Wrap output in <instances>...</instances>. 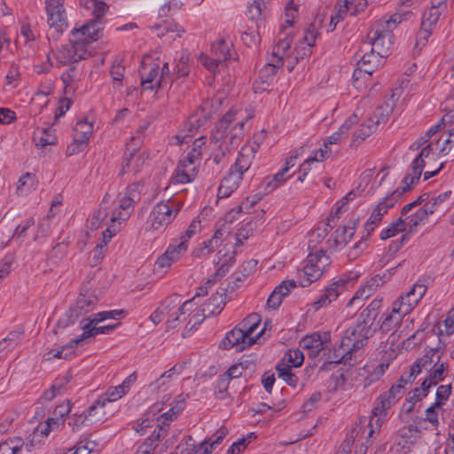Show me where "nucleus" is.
I'll return each mask as SVG.
<instances>
[{
	"instance_id": "nucleus-1",
	"label": "nucleus",
	"mask_w": 454,
	"mask_h": 454,
	"mask_svg": "<svg viewBox=\"0 0 454 454\" xmlns=\"http://www.w3.org/2000/svg\"><path fill=\"white\" fill-rule=\"evenodd\" d=\"M238 112L230 109L222 119L216 123L212 134V139L216 143L220 142L219 150L221 153L214 156V161L219 163L227 152L235 149L239 145L244 137V121H239L231 127Z\"/></svg>"
},
{
	"instance_id": "nucleus-2",
	"label": "nucleus",
	"mask_w": 454,
	"mask_h": 454,
	"mask_svg": "<svg viewBox=\"0 0 454 454\" xmlns=\"http://www.w3.org/2000/svg\"><path fill=\"white\" fill-rule=\"evenodd\" d=\"M160 63L157 52L144 55V73H146V77L144 78V91L150 90L156 93L166 82L170 73L168 64L163 62L162 67H160Z\"/></svg>"
},
{
	"instance_id": "nucleus-3",
	"label": "nucleus",
	"mask_w": 454,
	"mask_h": 454,
	"mask_svg": "<svg viewBox=\"0 0 454 454\" xmlns=\"http://www.w3.org/2000/svg\"><path fill=\"white\" fill-rule=\"evenodd\" d=\"M98 301L97 290H91L86 285H83L75 303L67 310L66 319L59 320L58 326L64 328L69 325H74L80 317L93 310Z\"/></svg>"
},
{
	"instance_id": "nucleus-4",
	"label": "nucleus",
	"mask_w": 454,
	"mask_h": 454,
	"mask_svg": "<svg viewBox=\"0 0 454 454\" xmlns=\"http://www.w3.org/2000/svg\"><path fill=\"white\" fill-rule=\"evenodd\" d=\"M330 264L331 260L324 250L320 249L314 254L310 253L307 257L306 265L299 272V278H303L300 280V286L305 287L317 280Z\"/></svg>"
},
{
	"instance_id": "nucleus-5",
	"label": "nucleus",
	"mask_w": 454,
	"mask_h": 454,
	"mask_svg": "<svg viewBox=\"0 0 454 454\" xmlns=\"http://www.w3.org/2000/svg\"><path fill=\"white\" fill-rule=\"evenodd\" d=\"M364 319L357 318L353 326L348 327L342 336V346H348L355 352L365 346L368 340L373 336L375 328Z\"/></svg>"
},
{
	"instance_id": "nucleus-6",
	"label": "nucleus",
	"mask_w": 454,
	"mask_h": 454,
	"mask_svg": "<svg viewBox=\"0 0 454 454\" xmlns=\"http://www.w3.org/2000/svg\"><path fill=\"white\" fill-rule=\"evenodd\" d=\"M383 23H375L367 34L368 45L372 50L381 56L387 57L390 54L391 47L394 43V34L391 29H386Z\"/></svg>"
},
{
	"instance_id": "nucleus-7",
	"label": "nucleus",
	"mask_w": 454,
	"mask_h": 454,
	"mask_svg": "<svg viewBox=\"0 0 454 454\" xmlns=\"http://www.w3.org/2000/svg\"><path fill=\"white\" fill-rule=\"evenodd\" d=\"M63 4L64 0H45L47 22L56 33V35H51L54 40H58L68 27Z\"/></svg>"
},
{
	"instance_id": "nucleus-8",
	"label": "nucleus",
	"mask_w": 454,
	"mask_h": 454,
	"mask_svg": "<svg viewBox=\"0 0 454 454\" xmlns=\"http://www.w3.org/2000/svg\"><path fill=\"white\" fill-rule=\"evenodd\" d=\"M102 22L96 20H90L79 28H74L71 32L72 38L70 42L77 43L82 49L94 41H97L102 35Z\"/></svg>"
},
{
	"instance_id": "nucleus-9",
	"label": "nucleus",
	"mask_w": 454,
	"mask_h": 454,
	"mask_svg": "<svg viewBox=\"0 0 454 454\" xmlns=\"http://www.w3.org/2000/svg\"><path fill=\"white\" fill-rule=\"evenodd\" d=\"M263 334V330L254 335L248 337L238 325L229 331L219 347L223 349L236 348L237 351H242L255 343L256 340Z\"/></svg>"
},
{
	"instance_id": "nucleus-10",
	"label": "nucleus",
	"mask_w": 454,
	"mask_h": 454,
	"mask_svg": "<svg viewBox=\"0 0 454 454\" xmlns=\"http://www.w3.org/2000/svg\"><path fill=\"white\" fill-rule=\"evenodd\" d=\"M443 11L430 7L423 13L420 28L417 33L415 48L421 49L424 47L429 36L432 34L434 27L436 26L439 18Z\"/></svg>"
},
{
	"instance_id": "nucleus-11",
	"label": "nucleus",
	"mask_w": 454,
	"mask_h": 454,
	"mask_svg": "<svg viewBox=\"0 0 454 454\" xmlns=\"http://www.w3.org/2000/svg\"><path fill=\"white\" fill-rule=\"evenodd\" d=\"M142 147V139L139 136H133L126 145V151L124 154V160L122 163L121 173L133 170L137 175L140 171V160L141 154L138 153Z\"/></svg>"
},
{
	"instance_id": "nucleus-12",
	"label": "nucleus",
	"mask_w": 454,
	"mask_h": 454,
	"mask_svg": "<svg viewBox=\"0 0 454 454\" xmlns=\"http://www.w3.org/2000/svg\"><path fill=\"white\" fill-rule=\"evenodd\" d=\"M211 104L204 102L198 107L188 118L184 124V129L188 131V135L184 136L182 142H186L187 137H192L199 129L205 127L211 118Z\"/></svg>"
},
{
	"instance_id": "nucleus-13",
	"label": "nucleus",
	"mask_w": 454,
	"mask_h": 454,
	"mask_svg": "<svg viewBox=\"0 0 454 454\" xmlns=\"http://www.w3.org/2000/svg\"><path fill=\"white\" fill-rule=\"evenodd\" d=\"M177 212L178 210L174 211L172 207L167 203L160 202L156 204L149 215L151 226L147 231L167 227L175 219Z\"/></svg>"
},
{
	"instance_id": "nucleus-14",
	"label": "nucleus",
	"mask_w": 454,
	"mask_h": 454,
	"mask_svg": "<svg viewBox=\"0 0 454 454\" xmlns=\"http://www.w3.org/2000/svg\"><path fill=\"white\" fill-rule=\"evenodd\" d=\"M318 35L317 29L314 23H310L305 29L304 35L299 41L293 52V59L299 62L309 58L312 53V47Z\"/></svg>"
},
{
	"instance_id": "nucleus-15",
	"label": "nucleus",
	"mask_w": 454,
	"mask_h": 454,
	"mask_svg": "<svg viewBox=\"0 0 454 454\" xmlns=\"http://www.w3.org/2000/svg\"><path fill=\"white\" fill-rule=\"evenodd\" d=\"M70 45H63L58 48L54 58L58 67L72 64L85 59L86 51L78 46L77 43L70 42Z\"/></svg>"
},
{
	"instance_id": "nucleus-16",
	"label": "nucleus",
	"mask_w": 454,
	"mask_h": 454,
	"mask_svg": "<svg viewBox=\"0 0 454 454\" xmlns=\"http://www.w3.org/2000/svg\"><path fill=\"white\" fill-rule=\"evenodd\" d=\"M403 394V384L393 385L387 392H384L378 397L376 406L373 408L374 414L382 415L385 413L387 410L402 397Z\"/></svg>"
},
{
	"instance_id": "nucleus-17",
	"label": "nucleus",
	"mask_w": 454,
	"mask_h": 454,
	"mask_svg": "<svg viewBox=\"0 0 454 454\" xmlns=\"http://www.w3.org/2000/svg\"><path fill=\"white\" fill-rule=\"evenodd\" d=\"M239 285L235 282L233 286L228 287H220L215 294H213L207 302L203 306L202 312L204 317L216 316L220 314L226 303V292L228 288L234 290Z\"/></svg>"
},
{
	"instance_id": "nucleus-18",
	"label": "nucleus",
	"mask_w": 454,
	"mask_h": 454,
	"mask_svg": "<svg viewBox=\"0 0 454 454\" xmlns=\"http://www.w3.org/2000/svg\"><path fill=\"white\" fill-rule=\"evenodd\" d=\"M439 348H430L422 357L411 366L409 378L415 379L418 374L424 369L426 371L432 370L440 363Z\"/></svg>"
},
{
	"instance_id": "nucleus-19",
	"label": "nucleus",
	"mask_w": 454,
	"mask_h": 454,
	"mask_svg": "<svg viewBox=\"0 0 454 454\" xmlns=\"http://www.w3.org/2000/svg\"><path fill=\"white\" fill-rule=\"evenodd\" d=\"M347 283L348 279L340 278L339 280L331 284L329 286L325 287V293L322 295H320V297L317 301L313 302V308L317 310L322 307L330 304L333 300L337 299V297L346 290Z\"/></svg>"
},
{
	"instance_id": "nucleus-20",
	"label": "nucleus",
	"mask_w": 454,
	"mask_h": 454,
	"mask_svg": "<svg viewBox=\"0 0 454 454\" xmlns=\"http://www.w3.org/2000/svg\"><path fill=\"white\" fill-rule=\"evenodd\" d=\"M355 353L356 352L348 346H342L341 340L339 347L335 348L333 353H331L330 349L327 348L325 362L322 365V369H327V365L332 364H350Z\"/></svg>"
},
{
	"instance_id": "nucleus-21",
	"label": "nucleus",
	"mask_w": 454,
	"mask_h": 454,
	"mask_svg": "<svg viewBox=\"0 0 454 454\" xmlns=\"http://www.w3.org/2000/svg\"><path fill=\"white\" fill-rule=\"evenodd\" d=\"M187 250L185 241H180L177 245H170L164 254H162L155 262V266L159 269L169 268L171 264L181 257Z\"/></svg>"
},
{
	"instance_id": "nucleus-22",
	"label": "nucleus",
	"mask_w": 454,
	"mask_h": 454,
	"mask_svg": "<svg viewBox=\"0 0 454 454\" xmlns=\"http://www.w3.org/2000/svg\"><path fill=\"white\" fill-rule=\"evenodd\" d=\"M381 218L375 215V213L372 212L370 217L366 221L364 224V231L366 232V238L364 237L354 245L351 250L348 253V256L355 259L356 258L361 252L367 247V239L373 232L374 229L381 223Z\"/></svg>"
},
{
	"instance_id": "nucleus-23",
	"label": "nucleus",
	"mask_w": 454,
	"mask_h": 454,
	"mask_svg": "<svg viewBox=\"0 0 454 454\" xmlns=\"http://www.w3.org/2000/svg\"><path fill=\"white\" fill-rule=\"evenodd\" d=\"M383 284L384 280L382 277L379 275L372 277L363 288L356 292L355 295L348 301L347 306H352L354 304L361 306L360 301L368 299L377 288Z\"/></svg>"
},
{
	"instance_id": "nucleus-24",
	"label": "nucleus",
	"mask_w": 454,
	"mask_h": 454,
	"mask_svg": "<svg viewBox=\"0 0 454 454\" xmlns=\"http://www.w3.org/2000/svg\"><path fill=\"white\" fill-rule=\"evenodd\" d=\"M86 126V130H82V139L74 138V142L67 146V153L74 155L82 152L88 145L89 138L92 133V124L89 123L87 120H81L77 121L74 130L78 131L82 126Z\"/></svg>"
},
{
	"instance_id": "nucleus-25",
	"label": "nucleus",
	"mask_w": 454,
	"mask_h": 454,
	"mask_svg": "<svg viewBox=\"0 0 454 454\" xmlns=\"http://www.w3.org/2000/svg\"><path fill=\"white\" fill-rule=\"evenodd\" d=\"M242 179L243 178L239 176V174H236L230 168L227 176H224L221 181L220 186L218 188V197H229L235 190L238 189Z\"/></svg>"
},
{
	"instance_id": "nucleus-26",
	"label": "nucleus",
	"mask_w": 454,
	"mask_h": 454,
	"mask_svg": "<svg viewBox=\"0 0 454 454\" xmlns=\"http://www.w3.org/2000/svg\"><path fill=\"white\" fill-rule=\"evenodd\" d=\"M271 63L266 64L259 73V79L262 84L269 86L274 80V77L279 67L283 66V56H278V53H273Z\"/></svg>"
},
{
	"instance_id": "nucleus-27",
	"label": "nucleus",
	"mask_w": 454,
	"mask_h": 454,
	"mask_svg": "<svg viewBox=\"0 0 454 454\" xmlns=\"http://www.w3.org/2000/svg\"><path fill=\"white\" fill-rule=\"evenodd\" d=\"M192 300H187L183 302L181 297L178 294H172L162 301L157 309L160 310L163 317L175 310L176 309H178L180 314H185V307Z\"/></svg>"
},
{
	"instance_id": "nucleus-28",
	"label": "nucleus",
	"mask_w": 454,
	"mask_h": 454,
	"mask_svg": "<svg viewBox=\"0 0 454 454\" xmlns=\"http://www.w3.org/2000/svg\"><path fill=\"white\" fill-rule=\"evenodd\" d=\"M125 395H126L125 393H121L119 385L116 387H109L108 390L106 392L105 398H98L93 404H91L89 407V415H90V417L97 415L98 414L97 411L98 409H104L106 403L114 402Z\"/></svg>"
},
{
	"instance_id": "nucleus-29",
	"label": "nucleus",
	"mask_w": 454,
	"mask_h": 454,
	"mask_svg": "<svg viewBox=\"0 0 454 454\" xmlns=\"http://www.w3.org/2000/svg\"><path fill=\"white\" fill-rule=\"evenodd\" d=\"M168 432V428L166 426L157 423L154 430L145 441H144V446L146 447V450H144V454H154L151 453V450H154L158 447L159 442L166 437Z\"/></svg>"
},
{
	"instance_id": "nucleus-30",
	"label": "nucleus",
	"mask_w": 454,
	"mask_h": 454,
	"mask_svg": "<svg viewBox=\"0 0 454 454\" xmlns=\"http://www.w3.org/2000/svg\"><path fill=\"white\" fill-rule=\"evenodd\" d=\"M140 181H136L127 188L125 197L121 200L119 207L128 213L129 207H133L141 200Z\"/></svg>"
},
{
	"instance_id": "nucleus-31",
	"label": "nucleus",
	"mask_w": 454,
	"mask_h": 454,
	"mask_svg": "<svg viewBox=\"0 0 454 454\" xmlns=\"http://www.w3.org/2000/svg\"><path fill=\"white\" fill-rule=\"evenodd\" d=\"M394 94L391 95V100L394 98ZM394 101L391 103L385 102L379 106L373 112L372 115L370 116L366 121L371 124H374L375 128L380 123H386L388 120L390 114L393 112Z\"/></svg>"
},
{
	"instance_id": "nucleus-32",
	"label": "nucleus",
	"mask_w": 454,
	"mask_h": 454,
	"mask_svg": "<svg viewBox=\"0 0 454 454\" xmlns=\"http://www.w3.org/2000/svg\"><path fill=\"white\" fill-rule=\"evenodd\" d=\"M254 160L249 149H241L234 164L230 168L243 177V175L250 168Z\"/></svg>"
},
{
	"instance_id": "nucleus-33",
	"label": "nucleus",
	"mask_w": 454,
	"mask_h": 454,
	"mask_svg": "<svg viewBox=\"0 0 454 454\" xmlns=\"http://www.w3.org/2000/svg\"><path fill=\"white\" fill-rule=\"evenodd\" d=\"M396 305L397 302L394 304L391 313L385 317L382 324L380 325V329L382 333H387L395 328L400 325L403 317L407 314L402 312L400 305H398V307Z\"/></svg>"
},
{
	"instance_id": "nucleus-34",
	"label": "nucleus",
	"mask_w": 454,
	"mask_h": 454,
	"mask_svg": "<svg viewBox=\"0 0 454 454\" xmlns=\"http://www.w3.org/2000/svg\"><path fill=\"white\" fill-rule=\"evenodd\" d=\"M291 175L286 173V168H282L278 173L272 176H267L261 184V187L265 193H270L286 181Z\"/></svg>"
},
{
	"instance_id": "nucleus-35",
	"label": "nucleus",
	"mask_w": 454,
	"mask_h": 454,
	"mask_svg": "<svg viewBox=\"0 0 454 454\" xmlns=\"http://www.w3.org/2000/svg\"><path fill=\"white\" fill-rule=\"evenodd\" d=\"M356 224V222H350L348 224L339 227L335 231L334 244L336 247H343L348 243L355 233Z\"/></svg>"
},
{
	"instance_id": "nucleus-36",
	"label": "nucleus",
	"mask_w": 454,
	"mask_h": 454,
	"mask_svg": "<svg viewBox=\"0 0 454 454\" xmlns=\"http://www.w3.org/2000/svg\"><path fill=\"white\" fill-rule=\"evenodd\" d=\"M37 186V180L35 175L27 172L19 179L17 187V194L25 196L35 190Z\"/></svg>"
},
{
	"instance_id": "nucleus-37",
	"label": "nucleus",
	"mask_w": 454,
	"mask_h": 454,
	"mask_svg": "<svg viewBox=\"0 0 454 454\" xmlns=\"http://www.w3.org/2000/svg\"><path fill=\"white\" fill-rule=\"evenodd\" d=\"M362 432L364 434L366 428L361 426H356L347 434L346 438L342 441L337 453L350 454L356 437Z\"/></svg>"
},
{
	"instance_id": "nucleus-38",
	"label": "nucleus",
	"mask_w": 454,
	"mask_h": 454,
	"mask_svg": "<svg viewBox=\"0 0 454 454\" xmlns=\"http://www.w3.org/2000/svg\"><path fill=\"white\" fill-rule=\"evenodd\" d=\"M382 304V299H374L369 305L360 313L359 317L364 319L369 325H374V322L379 315L380 309Z\"/></svg>"
},
{
	"instance_id": "nucleus-39",
	"label": "nucleus",
	"mask_w": 454,
	"mask_h": 454,
	"mask_svg": "<svg viewBox=\"0 0 454 454\" xmlns=\"http://www.w3.org/2000/svg\"><path fill=\"white\" fill-rule=\"evenodd\" d=\"M186 168L185 160H180L173 177L176 184H187L194 178L195 168L192 167L191 170H187Z\"/></svg>"
},
{
	"instance_id": "nucleus-40",
	"label": "nucleus",
	"mask_w": 454,
	"mask_h": 454,
	"mask_svg": "<svg viewBox=\"0 0 454 454\" xmlns=\"http://www.w3.org/2000/svg\"><path fill=\"white\" fill-rule=\"evenodd\" d=\"M420 300L421 298L417 297V294H415V290L411 287L404 296L401 295L399 297L397 302L400 305V309H402V312L409 313Z\"/></svg>"
},
{
	"instance_id": "nucleus-41",
	"label": "nucleus",
	"mask_w": 454,
	"mask_h": 454,
	"mask_svg": "<svg viewBox=\"0 0 454 454\" xmlns=\"http://www.w3.org/2000/svg\"><path fill=\"white\" fill-rule=\"evenodd\" d=\"M118 325H108L104 326H90L89 329H82L83 333L77 338H75L76 342H82L83 340H86L90 337H94L98 334H107L114 331Z\"/></svg>"
},
{
	"instance_id": "nucleus-42",
	"label": "nucleus",
	"mask_w": 454,
	"mask_h": 454,
	"mask_svg": "<svg viewBox=\"0 0 454 454\" xmlns=\"http://www.w3.org/2000/svg\"><path fill=\"white\" fill-rule=\"evenodd\" d=\"M405 231H406L405 221L401 216V217L397 218L396 221L392 223L389 226L383 229L380 231V238L381 240H386L387 239H390V238L395 236L399 232H403Z\"/></svg>"
},
{
	"instance_id": "nucleus-43",
	"label": "nucleus",
	"mask_w": 454,
	"mask_h": 454,
	"mask_svg": "<svg viewBox=\"0 0 454 454\" xmlns=\"http://www.w3.org/2000/svg\"><path fill=\"white\" fill-rule=\"evenodd\" d=\"M260 322H261V317L256 313H253V314L248 315L240 323H239L238 326L241 330H243V332L248 337H254L253 333L255 331V329L258 327Z\"/></svg>"
},
{
	"instance_id": "nucleus-44",
	"label": "nucleus",
	"mask_w": 454,
	"mask_h": 454,
	"mask_svg": "<svg viewBox=\"0 0 454 454\" xmlns=\"http://www.w3.org/2000/svg\"><path fill=\"white\" fill-rule=\"evenodd\" d=\"M291 365L281 363L276 365V371L278 377L286 381L289 386L295 387L298 383V377L292 372Z\"/></svg>"
},
{
	"instance_id": "nucleus-45",
	"label": "nucleus",
	"mask_w": 454,
	"mask_h": 454,
	"mask_svg": "<svg viewBox=\"0 0 454 454\" xmlns=\"http://www.w3.org/2000/svg\"><path fill=\"white\" fill-rule=\"evenodd\" d=\"M325 339L322 338L318 333H314L309 335L304 336L299 342L301 348L308 350L309 348H317V346H322V342L325 341L329 336L328 333H324Z\"/></svg>"
},
{
	"instance_id": "nucleus-46",
	"label": "nucleus",
	"mask_w": 454,
	"mask_h": 454,
	"mask_svg": "<svg viewBox=\"0 0 454 454\" xmlns=\"http://www.w3.org/2000/svg\"><path fill=\"white\" fill-rule=\"evenodd\" d=\"M22 332L12 331L0 341V356L12 350L21 340Z\"/></svg>"
},
{
	"instance_id": "nucleus-47",
	"label": "nucleus",
	"mask_w": 454,
	"mask_h": 454,
	"mask_svg": "<svg viewBox=\"0 0 454 454\" xmlns=\"http://www.w3.org/2000/svg\"><path fill=\"white\" fill-rule=\"evenodd\" d=\"M128 216V213H121V212H119L118 214H116L115 212H114L112 214V216H111V222L113 223V224L109 227H107L103 232H102V236H103V240H102V244L104 245H107L108 242L111 240V239L116 234V232L118 231V228H117V225L115 224V222L118 220V219H122L124 220L126 217Z\"/></svg>"
},
{
	"instance_id": "nucleus-48",
	"label": "nucleus",
	"mask_w": 454,
	"mask_h": 454,
	"mask_svg": "<svg viewBox=\"0 0 454 454\" xmlns=\"http://www.w3.org/2000/svg\"><path fill=\"white\" fill-rule=\"evenodd\" d=\"M211 51L213 56L222 62H225L230 58V44L224 39H220L212 43Z\"/></svg>"
},
{
	"instance_id": "nucleus-49",
	"label": "nucleus",
	"mask_w": 454,
	"mask_h": 454,
	"mask_svg": "<svg viewBox=\"0 0 454 454\" xmlns=\"http://www.w3.org/2000/svg\"><path fill=\"white\" fill-rule=\"evenodd\" d=\"M303 3V0H290L286 6L285 15H286V26L281 27L280 32L284 33L286 27H292L294 24V20L297 15L298 7Z\"/></svg>"
},
{
	"instance_id": "nucleus-50",
	"label": "nucleus",
	"mask_w": 454,
	"mask_h": 454,
	"mask_svg": "<svg viewBox=\"0 0 454 454\" xmlns=\"http://www.w3.org/2000/svg\"><path fill=\"white\" fill-rule=\"evenodd\" d=\"M23 449L21 438L9 439L0 443V454H19Z\"/></svg>"
},
{
	"instance_id": "nucleus-51",
	"label": "nucleus",
	"mask_w": 454,
	"mask_h": 454,
	"mask_svg": "<svg viewBox=\"0 0 454 454\" xmlns=\"http://www.w3.org/2000/svg\"><path fill=\"white\" fill-rule=\"evenodd\" d=\"M167 388L168 384L164 381V379L158 377L147 385L145 389L146 398L153 400L160 392H164Z\"/></svg>"
},
{
	"instance_id": "nucleus-52",
	"label": "nucleus",
	"mask_w": 454,
	"mask_h": 454,
	"mask_svg": "<svg viewBox=\"0 0 454 454\" xmlns=\"http://www.w3.org/2000/svg\"><path fill=\"white\" fill-rule=\"evenodd\" d=\"M376 129L375 125L371 124L367 121L361 125V127L354 133V137L351 145H357L368 137Z\"/></svg>"
},
{
	"instance_id": "nucleus-53",
	"label": "nucleus",
	"mask_w": 454,
	"mask_h": 454,
	"mask_svg": "<svg viewBox=\"0 0 454 454\" xmlns=\"http://www.w3.org/2000/svg\"><path fill=\"white\" fill-rule=\"evenodd\" d=\"M409 221L407 223L408 225V231L405 233H410V236L411 233H413L416 230V228L423 223L425 220L427 219V211L421 210L419 208L413 215L408 217Z\"/></svg>"
},
{
	"instance_id": "nucleus-54",
	"label": "nucleus",
	"mask_w": 454,
	"mask_h": 454,
	"mask_svg": "<svg viewBox=\"0 0 454 454\" xmlns=\"http://www.w3.org/2000/svg\"><path fill=\"white\" fill-rule=\"evenodd\" d=\"M448 372V364L446 363H439L435 369L431 371L427 378L432 385L436 386L438 382L444 380Z\"/></svg>"
},
{
	"instance_id": "nucleus-55",
	"label": "nucleus",
	"mask_w": 454,
	"mask_h": 454,
	"mask_svg": "<svg viewBox=\"0 0 454 454\" xmlns=\"http://www.w3.org/2000/svg\"><path fill=\"white\" fill-rule=\"evenodd\" d=\"M38 132L40 133V136L38 137V135L36 134L35 137L37 145L44 147L46 145H51L56 144L57 137H55V135L51 133V129H42L38 130Z\"/></svg>"
},
{
	"instance_id": "nucleus-56",
	"label": "nucleus",
	"mask_w": 454,
	"mask_h": 454,
	"mask_svg": "<svg viewBox=\"0 0 454 454\" xmlns=\"http://www.w3.org/2000/svg\"><path fill=\"white\" fill-rule=\"evenodd\" d=\"M385 56H381L378 54L377 51L371 49L370 52L364 53L360 60H363V65H365V63L372 64V68L378 69L380 66L384 63Z\"/></svg>"
},
{
	"instance_id": "nucleus-57",
	"label": "nucleus",
	"mask_w": 454,
	"mask_h": 454,
	"mask_svg": "<svg viewBox=\"0 0 454 454\" xmlns=\"http://www.w3.org/2000/svg\"><path fill=\"white\" fill-rule=\"evenodd\" d=\"M287 359L291 366L300 367L304 361L303 352L299 349H289L284 356L283 360Z\"/></svg>"
},
{
	"instance_id": "nucleus-58",
	"label": "nucleus",
	"mask_w": 454,
	"mask_h": 454,
	"mask_svg": "<svg viewBox=\"0 0 454 454\" xmlns=\"http://www.w3.org/2000/svg\"><path fill=\"white\" fill-rule=\"evenodd\" d=\"M75 339L70 340L67 344L64 345L61 349L57 350L53 355V358L68 359L74 355V348L80 343L74 341Z\"/></svg>"
},
{
	"instance_id": "nucleus-59",
	"label": "nucleus",
	"mask_w": 454,
	"mask_h": 454,
	"mask_svg": "<svg viewBox=\"0 0 454 454\" xmlns=\"http://www.w3.org/2000/svg\"><path fill=\"white\" fill-rule=\"evenodd\" d=\"M200 63L211 73L215 74L219 71L218 67L223 62L215 57H209L205 54H201L200 57Z\"/></svg>"
},
{
	"instance_id": "nucleus-60",
	"label": "nucleus",
	"mask_w": 454,
	"mask_h": 454,
	"mask_svg": "<svg viewBox=\"0 0 454 454\" xmlns=\"http://www.w3.org/2000/svg\"><path fill=\"white\" fill-rule=\"evenodd\" d=\"M230 380L224 374L220 375L215 385V396L218 399H224L228 395Z\"/></svg>"
},
{
	"instance_id": "nucleus-61",
	"label": "nucleus",
	"mask_w": 454,
	"mask_h": 454,
	"mask_svg": "<svg viewBox=\"0 0 454 454\" xmlns=\"http://www.w3.org/2000/svg\"><path fill=\"white\" fill-rule=\"evenodd\" d=\"M388 368V364L382 363L380 364L365 379H364V387H368L372 385L373 382L380 380V378L384 374L385 371Z\"/></svg>"
},
{
	"instance_id": "nucleus-62",
	"label": "nucleus",
	"mask_w": 454,
	"mask_h": 454,
	"mask_svg": "<svg viewBox=\"0 0 454 454\" xmlns=\"http://www.w3.org/2000/svg\"><path fill=\"white\" fill-rule=\"evenodd\" d=\"M264 0H254L250 6L247 8V15L252 20L259 19L262 15V7H264Z\"/></svg>"
},
{
	"instance_id": "nucleus-63",
	"label": "nucleus",
	"mask_w": 454,
	"mask_h": 454,
	"mask_svg": "<svg viewBox=\"0 0 454 454\" xmlns=\"http://www.w3.org/2000/svg\"><path fill=\"white\" fill-rule=\"evenodd\" d=\"M404 193L401 192L400 188H397L393 192L387 194L380 204H382L387 210L394 207V205L401 199Z\"/></svg>"
},
{
	"instance_id": "nucleus-64",
	"label": "nucleus",
	"mask_w": 454,
	"mask_h": 454,
	"mask_svg": "<svg viewBox=\"0 0 454 454\" xmlns=\"http://www.w3.org/2000/svg\"><path fill=\"white\" fill-rule=\"evenodd\" d=\"M246 364H247V361L239 362V364H233L223 374L227 376L230 380L232 379L240 378L243 375L245 368L247 367L245 365Z\"/></svg>"
}]
</instances>
